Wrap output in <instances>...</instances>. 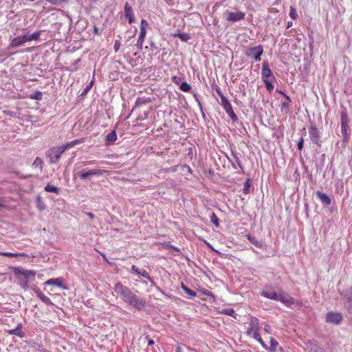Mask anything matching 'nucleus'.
<instances>
[{"mask_svg":"<svg viewBox=\"0 0 352 352\" xmlns=\"http://www.w3.org/2000/svg\"><path fill=\"white\" fill-rule=\"evenodd\" d=\"M259 320L255 317H250L249 319L248 327L246 329V333L248 336L256 340L263 347L267 349V345L261 338L259 334Z\"/></svg>","mask_w":352,"mask_h":352,"instance_id":"nucleus-1","label":"nucleus"},{"mask_svg":"<svg viewBox=\"0 0 352 352\" xmlns=\"http://www.w3.org/2000/svg\"><path fill=\"white\" fill-rule=\"evenodd\" d=\"M10 269L19 280H22L23 277L25 278H32L34 279L36 275V272L34 271L24 270L19 267H11Z\"/></svg>","mask_w":352,"mask_h":352,"instance_id":"nucleus-2","label":"nucleus"},{"mask_svg":"<svg viewBox=\"0 0 352 352\" xmlns=\"http://www.w3.org/2000/svg\"><path fill=\"white\" fill-rule=\"evenodd\" d=\"M64 153L61 146H54L49 149L47 153V157L50 164H56L58 162L61 155Z\"/></svg>","mask_w":352,"mask_h":352,"instance_id":"nucleus-3","label":"nucleus"},{"mask_svg":"<svg viewBox=\"0 0 352 352\" xmlns=\"http://www.w3.org/2000/svg\"><path fill=\"white\" fill-rule=\"evenodd\" d=\"M223 16L227 21L234 23L243 20L245 19V14L241 11L232 12L227 10L224 12Z\"/></svg>","mask_w":352,"mask_h":352,"instance_id":"nucleus-4","label":"nucleus"},{"mask_svg":"<svg viewBox=\"0 0 352 352\" xmlns=\"http://www.w3.org/2000/svg\"><path fill=\"white\" fill-rule=\"evenodd\" d=\"M263 53V47L259 45L248 49L245 54L247 56H252L256 62L261 60V56Z\"/></svg>","mask_w":352,"mask_h":352,"instance_id":"nucleus-5","label":"nucleus"},{"mask_svg":"<svg viewBox=\"0 0 352 352\" xmlns=\"http://www.w3.org/2000/svg\"><path fill=\"white\" fill-rule=\"evenodd\" d=\"M125 302H128L130 305L133 306L139 310L143 309L145 307V302L140 299L138 296L135 295L133 292L127 298Z\"/></svg>","mask_w":352,"mask_h":352,"instance_id":"nucleus-6","label":"nucleus"},{"mask_svg":"<svg viewBox=\"0 0 352 352\" xmlns=\"http://www.w3.org/2000/svg\"><path fill=\"white\" fill-rule=\"evenodd\" d=\"M114 291L116 294H120L124 301L132 294V292L122 283H118L115 285Z\"/></svg>","mask_w":352,"mask_h":352,"instance_id":"nucleus-7","label":"nucleus"},{"mask_svg":"<svg viewBox=\"0 0 352 352\" xmlns=\"http://www.w3.org/2000/svg\"><path fill=\"white\" fill-rule=\"evenodd\" d=\"M221 105L223 107L227 114L233 121L238 120V118L232 109V104L227 99V98L221 100Z\"/></svg>","mask_w":352,"mask_h":352,"instance_id":"nucleus-8","label":"nucleus"},{"mask_svg":"<svg viewBox=\"0 0 352 352\" xmlns=\"http://www.w3.org/2000/svg\"><path fill=\"white\" fill-rule=\"evenodd\" d=\"M44 285H54L63 289H67V286L65 280L63 277H58L56 278H51L47 280L43 283Z\"/></svg>","mask_w":352,"mask_h":352,"instance_id":"nucleus-9","label":"nucleus"},{"mask_svg":"<svg viewBox=\"0 0 352 352\" xmlns=\"http://www.w3.org/2000/svg\"><path fill=\"white\" fill-rule=\"evenodd\" d=\"M261 77L263 80L264 79L268 80L270 78L274 80V76L272 75L267 61H263L262 63Z\"/></svg>","mask_w":352,"mask_h":352,"instance_id":"nucleus-10","label":"nucleus"},{"mask_svg":"<svg viewBox=\"0 0 352 352\" xmlns=\"http://www.w3.org/2000/svg\"><path fill=\"white\" fill-rule=\"evenodd\" d=\"M342 320V316L340 313L338 312H329L326 316V322L333 323V324H339Z\"/></svg>","mask_w":352,"mask_h":352,"instance_id":"nucleus-11","label":"nucleus"},{"mask_svg":"<svg viewBox=\"0 0 352 352\" xmlns=\"http://www.w3.org/2000/svg\"><path fill=\"white\" fill-rule=\"evenodd\" d=\"M309 137H310L311 140L314 144L320 146V137L318 129L316 126H311L309 128Z\"/></svg>","mask_w":352,"mask_h":352,"instance_id":"nucleus-12","label":"nucleus"},{"mask_svg":"<svg viewBox=\"0 0 352 352\" xmlns=\"http://www.w3.org/2000/svg\"><path fill=\"white\" fill-rule=\"evenodd\" d=\"M124 12L125 16L128 19L129 23L130 24H131L135 21L133 8L128 2H126L124 4Z\"/></svg>","mask_w":352,"mask_h":352,"instance_id":"nucleus-13","label":"nucleus"},{"mask_svg":"<svg viewBox=\"0 0 352 352\" xmlns=\"http://www.w3.org/2000/svg\"><path fill=\"white\" fill-rule=\"evenodd\" d=\"M104 173H105V171L102 170H90L89 171L80 173L79 177L81 179H85L93 175H102Z\"/></svg>","mask_w":352,"mask_h":352,"instance_id":"nucleus-14","label":"nucleus"},{"mask_svg":"<svg viewBox=\"0 0 352 352\" xmlns=\"http://www.w3.org/2000/svg\"><path fill=\"white\" fill-rule=\"evenodd\" d=\"M41 31L38 30L32 33V34H23L21 35L23 38V42L25 43L31 41H38L41 36Z\"/></svg>","mask_w":352,"mask_h":352,"instance_id":"nucleus-15","label":"nucleus"},{"mask_svg":"<svg viewBox=\"0 0 352 352\" xmlns=\"http://www.w3.org/2000/svg\"><path fill=\"white\" fill-rule=\"evenodd\" d=\"M36 296L44 303H45L47 305H54V303L50 300V298H48L47 296H45L41 290L38 289L34 290Z\"/></svg>","mask_w":352,"mask_h":352,"instance_id":"nucleus-16","label":"nucleus"},{"mask_svg":"<svg viewBox=\"0 0 352 352\" xmlns=\"http://www.w3.org/2000/svg\"><path fill=\"white\" fill-rule=\"evenodd\" d=\"M277 301H280L287 305H292L294 302V300L291 296L283 293L279 294Z\"/></svg>","mask_w":352,"mask_h":352,"instance_id":"nucleus-17","label":"nucleus"},{"mask_svg":"<svg viewBox=\"0 0 352 352\" xmlns=\"http://www.w3.org/2000/svg\"><path fill=\"white\" fill-rule=\"evenodd\" d=\"M25 44L21 36L14 38L8 45V48H16Z\"/></svg>","mask_w":352,"mask_h":352,"instance_id":"nucleus-18","label":"nucleus"},{"mask_svg":"<svg viewBox=\"0 0 352 352\" xmlns=\"http://www.w3.org/2000/svg\"><path fill=\"white\" fill-rule=\"evenodd\" d=\"M278 294H277L276 292H274L272 289H269L266 291H263L261 292V296L274 300H277L278 298Z\"/></svg>","mask_w":352,"mask_h":352,"instance_id":"nucleus-19","label":"nucleus"},{"mask_svg":"<svg viewBox=\"0 0 352 352\" xmlns=\"http://www.w3.org/2000/svg\"><path fill=\"white\" fill-rule=\"evenodd\" d=\"M316 196L320 201L325 206L331 204V199L324 192L320 191L316 192Z\"/></svg>","mask_w":352,"mask_h":352,"instance_id":"nucleus-20","label":"nucleus"},{"mask_svg":"<svg viewBox=\"0 0 352 352\" xmlns=\"http://www.w3.org/2000/svg\"><path fill=\"white\" fill-rule=\"evenodd\" d=\"M131 270L137 274L148 279V280H151V278L149 276V274L147 272L146 270H144V269H142V270H140L137 266L135 265H132L131 267Z\"/></svg>","mask_w":352,"mask_h":352,"instance_id":"nucleus-21","label":"nucleus"},{"mask_svg":"<svg viewBox=\"0 0 352 352\" xmlns=\"http://www.w3.org/2000/svg\"><path fill=\"white\" fill-rule=\"evenodd\" d=\"M84 142H85L84 138L77 139V140H73L72 142H67L65 144L62 145L61 147L65 152L67 149L74 147V146H76L77 144L83 143Z\"/></svg>","mask_w":352,"mask_h":352,"instance_id":"nucleus-22","label":"nucleus"},{"mask_svg":"<svg viewBox=\"0 0 352 352\" xmlns=\"http://www.w3.org/2000/svg\"><path fill=\"white\" fill-rule=\"evenodd\" d=\"M146 35V30H142V31H140V36L138 37V39L137 43H136V46L140 50H141L142 49L143 43L144 41Z\"/></svg>","mask_w":352,"mask_h":352,"instance_id":"nucleus-23","label":"nucleus"},{"mask_svg":"<svg viewBox=\"0 0 352 352\" xmlns=\"http://www.w3.org/2000/svg\"><path fill=\"white\" fill-rule=\"evenodd\" d=\"M106 144L109 145L117 140V134L115 130L107 134L106 136Z\"/></svg>","mask_w":352,"mask_h":352,"instance_id":"nucleus-24","label":"nucleus"},{"mask_svg":"<svg viewBox=\"0 0 352 352\" xmlns=\"http://www.w3.org/2000/svg\"><path fill=\"white\" fill-rule=\"evenodd\" d=\"M1 256H4L7 257H16V256H25L28 257V254L25 253H12V252H0Z\"/></svg>","mask_w":352,"mask_h":352,"instance_id":"nucleus-25","label":"nucleus"},{"mask_svg":"<svg viewBox=\"0 0 352 352\" xmlns=\"http://www.w3.org/2000/svg\"><path fill=\"white\" fill-rule=\"evenodd\" d=\"M246 236H247L248 239L249 240V241L251 243L254 244L257 248H261L262 247L261 242L258 241L254 236H252L250 234H247Z\"/></svg>","mask_w":352,"mask_h":352,"instance_id":"nucleus-26","label":"nucleus"},{"mask_svg":"<svg viewBox=\"0 0 352 352\" xmlns=\"http://www.w3.org/2000/svg\"><path fill=\"white\" fill-rule=\"evenodd\" d=\"M45 190L46 192H54L56 194H58L59 193V189L56 187V186H54L51 184H47L45 186Z\"/></svg>","mask_w":352,"mask_h":352,"instance_id":"nucleus-27","label":"nucleus"},{"mask_svg":"<svg viewBox=\"0 0 352 352\" xmlns=\"http://www.w3.org/2000/svg\"><path fill=\"white\" fill-rule=\"evenodd\" d=\"M340 117H341V124H347L348 125L349 120L348 118V114L345 110H344L341 112Z\"/></svg>","mask_w":352,"mask_h":352,"instance_id":"nucleus-28","label":"nucleus"},{"mask_svg":"<svg viewBox=\"0 0 352 352\" xmlns=\"http://www.w3.org/2000/svg\"><path fill=\"white\" fill-rule=\"evenodd\" d=\"M182 289L185 292L186 294L188 295L195 297L197 296V293L191 289H190L188 287H187L184 284H182Z\"/></svg>","mask_w":352,"mask_h":352,"instance_id":"nucleus-29","label":"nucleus"},{"mask_svg":"<svg viewBox=\"0 0 352 352\" xmlns=\"http://www.w3.org/2000/svg\"><path fill=\"white\" fill-rule=\"evenodd\" d=\"M250 183H251L250 179H247L246 181L244 183V186H243V192L245 195L248 194L249 192H250Z\"/></svg>","mask_w":352,"mask_h":352,"instance_id":"nucleus-30","label":"nucleus"},{"mask_svg":"<svg viewBox=\"0 0 352 352\" xmlns=\"http://www.w3.org/2000/svg\"><path fill=\"white\" fill-rule=\"evenodd\" d=\"M210 221L216 226V227H219V218L217 217V216L216 215V214L214 212H212L210 216Z\"/></svg>","mask_w":352,"mask_h":352,"instance_id":"nucleus-31","label":"nucleus"},{"mask_svg":"<svg viewBox=\"0 0 352 352\" xmlns=\"http://www.w3.org/2000/svg\"><path fill=\"white\" fill-rule=\"evenodd\" d=\"M192 87L190 85L187 83L186 82H184L180 85V89L184 92H189L191 90Z\"/></svg>","mask_w":352,"mask_h":352,"instance_id":"nucleus-32","label":"nucleus"},{"mask_svg":"<svg viewBox=\"0 0 352 352\" xmlns=\"http://www.w3.org/2000/svg\"><path fill=\"white\" fill-rule=\"evenodd\" d=\"M9 333L11 334V335H16L21 338H22L23 336V333L21 329V328H16V329H12L9 331Z\"/></svg>","mask_w":352,"mask_h":352,"instance_id":"nucleus-33","label":"nucleus"},{"mask_svg":"<svg viewBox=\"0 0 352 352\" xmlns=\"http://www.w3.org/2000/svg\"><path fill=\"white\" fill-rule=\"evenodd\" d=\"M221 314H223L225 315H227V316H234L235 315V311L232 308H229V309H223L221 311Z\"/></svg>","mask_w":352,"mask_h":352,"instance_id":"nucleus-34","label":"nucleus"},{"mask_svg":"<svg viewBox=\"0 0 352 352\" xmlns=\"http://www.w3.org/2000/svg\"><path fill=\"white\" fill-rule=\"evenodd\" d=\"M263 81L265 83L267 90L268 91L271 92L274 89L273 84L269 80V79L268 80L264 79V80H263Z\"/></svg>","mask_w":352,"mask_h":352,"instance_id":"nucleus-35","label":"nucleus"},{"mask_svg":"<svg viewBox=\"0 0 352 352\" xmlns=\"http://www.w3.org/2000/svg\"><path fill=\"white\" fill-rule=\"evenodd\" d=\"M151 102V100L149 98H138L137 99L136 103L138 104L142 105V104H146V103H148Z\"/></svg>","mask_w":352,"mask_h":352,"instance_id":"nucleus-36","label":"nucleus"},{"mask_svg":"<svg viewBox=\"0 0 352 352\" xmlns=\"http://www.w3.org/2000/svg\"><path fill=\"white\" fill-rule=\"evenodd\" d=\"M289 16H290V17H291L293 20L296 19H297V17H298V14H297L296 10L295 8H294V7H293V6H291V7H290Z\"/></svg>","mask_w":352,"mask_h":352,"instance_id":"nucleus-37","label":"nucleus"},{"mask_svg":"<svg viewBox=\"0 0 352 352\" xmlns=\"http://www.w3.org/2000/svg\"><path fill=\"white\" fill-rule=\"evenodd\" d=\"M43 164V162L42 159L38 157H37L33 162V166H34L36 167L40 166L41 168H42Z\"/></svg>","mask_w":352,"mask_h":352,"instance_id":"nucleus-38","label":"nucleus"},{"mask_svg":"<svg viewBox=\"0 0 352 352\" xmlns=\"http://www.w3.org/2000/svg\"><path fill=\"white\" fill-rule=\"evenodd\" d=\"M42 98V94L40 91H36L34 94H32L30 96V98L33 100H41Z\"/></svg>","mask_w":352,"mask_h":352,"instance_id":"nucleus-39","label":"nucleus"},{"mask_svg":"<svg viewBox=\"0 0 352 352\" xmlns=\"http://www.w3.org/2000/svg\"><path fill=\"white\" fill-rule=\"evenodd\" d=\"M148 27V23L145 19H142L140 23V31L142 30H146V28Z\"/></svg>","mask_w":352,"mask_h":352,"instance_id":"nucleus-40","label":"nucleus"},{"mask_svg":"<svg viewBox=\"0 0 352 352\" xmlns=\"http://www.w3.org/2000/svg\"><path fill=\"white\" fill-rule=\"evenodd\" d=\"M279 93L283 94L284 96V97L286 98V100H287V102H281L282 107L287 106L289 102H291L290 98L288 96H287L285 94H284L283 91H280Z\"/></svg>","mask_w":352,"mask_h":352,"instance_id":"nucleus-41","label":"nucleus"},{"mask_svg":"<svg viewBox=\"0 0 352 352\" xmlns=\"http://www.w3.org/2000/svg\"><path fill=\"white\" fill-rule=\"evenodd\" d=\"M176 36L179 37L182 41H186L189 39V36L186 34H178Z\"/></svg>","mask_w":352,"mask_h":352,"instance_id":"nucleus-42","label":"nucleus"},{"mask_svg":"<svg viewBox=\"0 0 352 352\" xmlns=\"http://www.w3.org/2000/svg\"><path fill=\"white\" fill-rule=\"evenodd\" d=\"M215 91L217 92L218 96L220 97L221 100L226 98V96H224V95L221 92V90L219 87H217L215 88Z\"/></svg>","mask_w":352,"mask_h":352,"instance_id":"nucleus-43","label":"nucleus"},{"mask_svg":"<svg viewBox=\"0 0 352 352\" xmlns=\"http://www.w3.org/2000/svg\"><path fill=\"white\" fill-rule=\"evenodd\" d=\"M270 342H271V347H272V350L275 351L276 347L278 345V342L274 338H271Z\"/></svg>","mask_w":352,"mask_h":352,"instance_id":"nucleus-44","label":"nucleus"},{"mask_svg":"<svg viewBox=\"0 0 352 352\" xmlns=\"http://www.w3.org/2000/svg\"><path fill=\"white\" fill-rule=\"evenodd\" d=\"M171 80L175 84L179 85L182 80V78L177 76H174L171 78Z\"/></svg>","mask_w":352,"mask_h":352,"instance_id":"nucleus-45","label":"nucleus"},{"mask_svg":"<svg viewBox=\"0 0 352 352\" xmlns=\"http://www.w3.org/2000/svg\"><path fill=\"white\" fill-rule=\"evenodd\" d=\"M303 143H304V140L302 138H301L297 144V148L299 151H301L302 149Z\"/></svg>","mask_w":352,"mask_h":352,"instance_id":"nucleus-46","label":"nucleus"},{"mask_svg":"<svg viewBox=\"0 0 352 352\" xmlns=\"http://www.w3.org/2000/svg\"><path fill=\"white\" fill-rule=\"evenodd\" d=\"M346 127L347 124H341V132L343 136H346Z\"/></svg>","mask_w":352,"mask_h":352,"instance_id":"nucleus-47","label":"nucleus"},{"mask_svg":"<svg viewBox=\"0 0 352 352\" xmlns=\"http://www.w3.org/2000/svg\"><path fill=\"white\" fill-rule=\"evenodd\" d=\"M94 84V80H91V82L86 87V88L84 89L83 94L87 93L89 89L91 88Z\"/></svg>","mask_w":352,"mask_h":352,"instance_id":"nucleus-48","label":"nucleus"},{"mask_svg":"<svg viewBox=\"0 0 352 352\" xmlns=\"http://www.w3.org/2000/svg\"><path fill=\"white\" fill-rule=\"evenodd\" d=\"M120 43L118 41H116L115 44H114V46H113V48H114V50L115 52H118L120 49Z\"/></svg>","mask_w":352,"mask_h":352,"instance_id":"nucleus-49","label":"nucleus"},{"mask_svg":"<svg viewBox=\"0 0 352 352\" xmlns=\"http://www.w3.org/2000/svg\"><path fill=\"white\" fill-rule=\"evenodd\" d=\"M96 161H87L83 162L84 166L91 165L95 164Z\"/></svg>","mask_w":352,"mask_h":352,"instance_id":"nucleus-50","label":"nucleus"},{"mask_svg":"<svg viewBox=\"0 0 352 352\" xmlns=\"http://www.w3.org/2000/svg\"><path fill=\"white\" fill-rule=\"evenodd\" d=\"M176 352H183L182 348L181 346L177 345L176 347Z\"/></svg>","mask_w":352,"mask_h":352,"instance_id":"nucleus-51","label":"nucleus"},{"mask_svg":"<svg viewBox=\"0 0 352 352\" xmlns=\"http://www.w3.org/2000/svg\"><path fill=\"white\" fill-rule=\"evenodd\" d=\"M154 343H155V342H154V340H153L150 339V338H148V345H153V344H154Z\"/></svg>","mask_w":352,"mask_h":352,"instance_id":"nucleus-52","label":"nucleus"},{"mask_svg":"<svg viewBox=\"0 0 352 352\" xmlns=\"http://www.w3.org/2000/svg\"><path fill=\"white\" fill-rule=\"evenodd\" d=\"M349 310L351 313H352V300L350 301V303L349 305Z\"/></svg>","mask_w":352,"mask_h":352,"instance_id":"nucleus-53","label":"nucleus"},{"mask_svg":"<svg viewBox=\"0 0 352 352\" xmlns=\"http://www.w3.org/2000/svg\"><path fill=\"white\" fill-rule=\"evenodd\" d=\"M292 21H288L287 23V28H290L292 25Z\"/></svg>","mask_w":352,"mask_h":352,"instance_id":"nucleus-54","label":"nucleus"},{"mask_svg":"<svg viewBox=\"0 0 352 352\" xmlns=\"http://www.w3.org/2000/svg\"><path fill=\"white\" fill-rule=\"evenodd\" d=\"M269 328H270V325H268V324L265 325V331H267V332H268V329H269Z\"/></svg>","mask_w":352,"mask_h":352,"instance_id":"nucleus-55","label":"nucleus"},{"mask_svg":"<svg viewBox=\"0 0 352 352\" xmlns=\"http://www.w3.org/2000/svg\"><path fill=\"white\" fill-rule=\"evenodd\" d=\"M88 215H89V217H91V218H93V217H94V215H93V214H91V213H89V214H88Z\"/></svg>","mask_w":352,"mask_h":352,"instance_id":"nucleus-56","label":"nucleus"},{"mask_svg":"<svg viewBox=\"0 0 352 352\" xmlns=\"http://www.w3.org/2000/svg\"><path fill=\"white\" fill-rule=\"evenodd\" d=\"M96 1H97V0H94V1H95V2H96Z\"/></svg>","mask_w":352,"mask_h":352,"instance_id":"nucleus-57","label":"nucleus"}]
</instances>
